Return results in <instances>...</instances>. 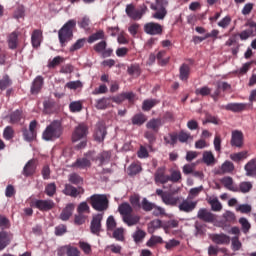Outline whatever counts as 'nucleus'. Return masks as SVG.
<instances>
[{
    "mask_svg": "<svg viewBox=\"0 0 256 256\" xmlns=\"http://www.w3.org/2000/svg\"><path fill=\"white\" fill-rule=\"evenodd\" d=\"M159 102L155 99H147L142 103V110L149 111L152 107H155Z\"/></svg>",
    "mask_w": 256,
    "mask_h": 256,
    "instance_id": "50",
    "label": "nucleus"
},
{
    "mask_svg": "<svg viewBox=\"0 0 256 256\" xmlns=\"http://www.w3.org/2000/svg\"><path fill=\"white\" fill-rule=\"evenodd\" d=\"M85 43H87V38L78 39L69 49L70 53H75V51H79V49H83L85 47Z\"/></svg>",
    "mask_w": 256,
    "mask_h": 256,
    "instance_id": "39",
    "label": "nucleus"
},
{
    "mask_svg": "<svg viewBox=\"0 0 256 256\" xmlns=\"http://www.w3.org/2000/svg\"><path fill=\"white\" fill-rule=\"evenodd\" d=\"M68 180L72 185H81L83 184V178L77 174V173H72L68 176Z\"/></svg>",
    "mask_w": 256,
    "mask_h": 256,
    "instance_id": "49",
    "label": "nucleus"
},
{
    "mask_svg": "<svg viewBox=\"0 0 256 256\" xmlns=\"http://www.w3.org/2000/svg\"><path fill=\"white\" fill-rule=\"evenodd\" d=\"M93 137L98 143H103L105 141V137H107V126L105 125V122H98L96 124Z\"/></svg>",
    "mask_w": 256,
    "mask_h": 256,
    "instance_id": "9",
    "label": "nucleus"
},
{
    "mask_svg": "<svg viewBox=\"0 0 256 256\" xmlns=\"http://www.w3.org/2000/svg\"><path fill=\"white\" fill-rule=\"evenodd\" d=\"M7 43L9 49L15 50L19 47V32H11L7 37Z\"/></svg>",
    "mask_w": 256,
    "mask_h": 256,
    "instance_id": "22",
    "label": "nucleus"
},
{
    "mask_svg": "<svg viewBox=\"0 0 256 256\" xmlns=\"http://www.w3.org/2000/svg\"><path fill=\"white\" fill-rule=\"evenodd\" d=\"M11 85H13V81L9 75H4L2 79H0V91H5V89H8Z\"/></svg>",
    "mask_w": 256,
    "mask_h": 256,
    "instance_id": "42",
    "label": "nucleus"
},
{
    "mask_svg": "<svg viewBox=\"0 0 256 256\" xmlns=\"http://www.w3.org/2000/svg\"><path fill=\"white\" fill-rule=\"evenodd\" d=\"M137 173H141V166L139 164H131L128 167V175L133 177L134 175H137Z\"/></svg>",
    "mask_w": 256,
    "mask_h": 256,
    "instance_id": "62",
    "label": "nucleus"
},
{
    "mask_svg": "<svg viewBox=\"0 0 256 256\" xmlns=\"http://www.w3.org/2000/svg\"><path fill=\"white\" fill-rule=\"evenodd\" d=\"M140 207L143 209V211L149 212L153 211V207H155V203L149 202L147 198H143Z\"/></svg>",
    "mask_w": 256,
    "mask_h": 256,
    "instance_id": "55",
    "label": "nucleus"
},
{
    "mask_svg": "<svg viewBox=\"0 0 256 256\" xmlns=\"http://www.w3.org/2000/svg\"><path fill=\"white\" fill-rule=\"evenodd\" d=\"M167 52L165 50H162L160 52H158L156 59L159 63V65H161L162 67L167 65V63H169V56H166Z\"/></svg>",
    "mask_w": 256,
    "mask_h": 256,
    "instance_id": "41",
    "label": "nucleus"
},
{
    "mask_svg": "<svg viewBox=\"0 0 256 256\" xmlns=\"http://www.w3.org/2000/svg\"><path fill=\"white\" fill-rule=\"evenodd\" d=\"M90 205L95 211H107L109 209V200L103 194H94L90 197Z\"/></svg>",
    "mask_w": 256,
    "mask_h": 256,
    "instance_id": "4",
    "label": "nucleus"
},
{
    "mask_svg": "<svg viewBox=\"0 0 256 256\" xmlns=\"http://www.w3.org/2000/svg\"><path fill=\"white\" fill-rule=\"evenodd\" d=\"M43 88V78L42 76H37L31 86L32 95H37Z\"/></svg>",
    "mask_w": 256,
    "mask_h": 256,
    "instance_id": "31",
    "label": "nucleus"
},
{
    "mask_svg": "<svg viewBox=\"0 0 256 256\" xmlns=\"http://www.w3.org/2000/svg\"><path fill=\"white\" fill-rule=\"evenodd\" d=\"M179 78L181 81H187L189 75H191V67L189 64H182L179 69Z\"/></svg>",
    "mask_w": 256,
    "mask_h": 256,
    "instance_id": "33",
    "label": "nucleus"
},
{
    "mask_svg": "<svg viewBox=\"0 0 256 256\" xmlns=\"http://www.w3.org/2000/svg\"><path fill=\"white\" fill-rule=\"evenodd\" d=\"M69 110L71 113H79L83 111V103L81 101H74L69 104Z\"/></svg>",
    "mask_w": 256,
    "mask_h": 256,
    "instance_id": "47",
    "label": "nucleus"
},
{
    "mask_svg": "<svg viewBox=\"0 0 256 256\" xmlns=\"http://www.w3.org/2000/svg\"><path fill=\"white\" fill-rule=\"evenodd\" d=\"M36 170L37 165L35 164V160H29L23 168V176L31 177V175H35Z\"/></svg>",
    "mask_w": 256,
    "mask_h": 256,
    "instance_id": "27",
    "label": "nucleus"
},
{
    "mask_svg": "<svg viewBox=\"0 0 256 256\" xmlns=\"http://www.w3.org/2000/svg\"><path fill=\"white\" fill-rule=\"evenodd\" d=\"M127 73L128 75H137L139 77L141 75V67L139 64H132L128 67Z\"/></svg>",
    "mask_w": 256,
    "mask_h": 256,
    "instance_id": "51",
    "label": "nucleus"
},
{
    "mask_svg": "<svg viewBox=\"0 0 256 256\" xmlns=\"http://www.w3.org/2000/svg\"><path fill=\"white\" fill-rule=\"evenodd\" d=\"M67 256H81V251L75 246L68 245Z\"/></svg>",
    "mask_w": 256,
    "mask_h": 256,
    "instance_id": "64",
    "label": "nucleus"
},
{
    "mask_svg": "<svg viewBox=\"0 0 256 256\" xmlns=\"http://www.w3.org/2000/svg\"><path fill=\"white\" fill-rule=\"evenodd\" d=\"M45 193L48 197H53V195H55V193H57V185L54 182L49 183L45 187Z\"/></svg>",
    "mask_w": 256,
    "mask_h": 256,
    "instance_id": "56",
    "label": "nucleus"
},
{
    "mask_svg": "<svg viewBox=\"0 0 256 256\" xmlns=\"http://www.w3.org/2000/svg\"><path fill=\"white\" fill-rule=\"evenodd\" d=\"M37 125H39L37 120H33L29 124V129L25 128L22 130L24 140L28 141V143L37 139Z\"/></svg>",
    "mask_w": 256,
    "mask_h": 256,
    "instance_id": "6",
    "label": "nucleus"
},
{
    "mask_svg": "<svg viewBox=\"0 0 256 256\" xmlns=\"http://www.w3.org/2000/svg\"><path fill=\"white\" fill-rule=\"evenodd\" d=\"M61 135H63V124L59 120H54L43 131L42 139L44 141H57Z\"/></svg>",
    "mask_w": 256,
    "mask_h": 256,
    "instance_id": "2",
    "label": "nucleus"
},
{
    "mask_svg": "<svg viewBox=\"0 0 256 256\" xmlns=\"http://www.w3.org/2000/svg\"><path fill=\"white\" fill-rule=\"evenodd\" d=\"M249 104L247 103H228L225 106H222V109L225 111H232V113H241L242 111L247 110Z\"/></svg>",
    "mask_w": 256,
    "mask_h": 256,
    "instance_id": "16",
    "label": "nucleus"
},
{
    "mask_svg": "<svg viewBox=\"0 0 256 256\" xmlns=\"http://www.w3.org/2000/svg\"><path fill=\"white\" fill-rule=\"evenodd\" d=\"M144 33L147 35H162L163 26L159 23L148 22L144 25Z\"/></svg>",
    "mask_w": 256,
    "mask_h": 256,
    "instance_id": "15",
    "label": "nucleus"
},
{
    "mask_svg": "<svg viewBox=\"0 0 256 256\" xmlns=\"http://www.w3.org/2000/svg\"><path fill=\"white\" fill-rule=\"evenodd\" d=\"M155 183H160L161 185H165L169 183V175L165 174V168L160 167L156 170L154 174Z\"/></svg>",
    "mask_w": 256,
    "mask_h": 256,
    "instance_id": "19",
    "label": "nucleus"
},
{
    "mask_svg": "<svg viewBox=\"0 0 256 256\" xmlns=\"http://www.w3.org/2000/svg\"><path fill=\"white\" fill-rule=\"evenodd\" d=\"M163 243V238L161 236H151V238L147 241L146 245L147 247H155V245Z\"/></svg>",
    "mask_w": 256,
    "mask_h": 256,
    "instance_id": "59",
    "label": "nucleus"
},
{
    "mask_svg": "<svg viewBox=\"0 0 256 256\" xmlns=\"http://www.w3.org/2000/svg\"><path fill=\"white\" fill-rule=\"evenodd\" d=\"M221 183L224 185L228 191H233V193H239V187L233 185V178L231 176H225L221 179Z\"/></svg>",
    "mask_w": 256,
    "mask_h": 256,
    "instance_id": "28",
    "label": "nucleus"
},
{
    "mask_svg": "<svg viewBox=\"0 0 256 256\" xmlns=\"http://www.w3.org/2000/svg\"><path fill=\"white\" fill-rule=\"evenodd\" d=\"M163 125L161 118H153L149 120L146 124L148 129H151L154 133H159V129Z\"/></svg>",
    "mask_w": 256,
    "mask_h": 256,
    "instance_id": "29",
    "label": "nucleus"
},
{
    "mask_svg": "<svg viewBox=\"0 0 256 256\" xmlns=\"http://www.w3.org/2000/svg\"><path fill=\"white\" fill-rule=\"evenodd\" d=\"M146 236H147V233L141 229L136 230L132 235L133 240L136 243H141L145 239Z\"/></svg>",
    "mask_w": 256,
    "mask_h": 256,
    "instance_id": "46",
    "label": "nucleus"
},
{
    "mask_svg": "<svg viewBox=\"0 0 256 256\" xmlns=\"http://www.w3.org/2000/svg\"><path fill=\"white\" fill-rule=\"evenodd\" d=\"M177 135H178V141L180 143H187L189 139H192L191 133H188L184 130L180 131Z\"/></svg>",
    "mask_w": 256,
    "mask_h": 256,
    "instance_id": "58",
    "label": "nucleus"
},
{
    "mask_svg": "<svg viewBox=\"0 0 256 256\" xmlns=\"http://www.w3.org/2000/svg\"><path fill=\"white\" fill-rule=\"evenodd\" d=\"M11 227V221L9 220V218L0 215V229H2V231H5V229H9Z\"/></svg>",
    "mask_w": 256,
    "mask_h": 256,
    "instance_id": "61",
    "label": "nucleus"
},
{
    "mask_svg": "<svg viewBox=\"0 0 256 256\" xmlns=\"http://www.w3.org/2000/svg\"><path fill=\"white\" fill-rule=\"evenodd\" d=\"M14 135H15V131L13 130V127L7 126L4 129L3 137H4V139H6V141H11V139H13Z\"/></svg>",
    "mask_w": 256,
    "mask_h": 256,
    "instance_id": "60",
    "label": "nucleus"
},
{
    "mask_svg": "<svg viewBox=\"0 0 256 256\" xmlns=\"http://www.w3.org/2000/svg\"><path fill=\"white\" fill-rule=\"evenodd\" d=\"M203 162L206 165H213L215 163V155L211 151H204L203 153Z\"/></svg>",
    "mask_w": 256,
    "mask_h": 256,
    "instance_id": "43",
    "label": "nucleus"
},
{
    "mask_svg": "<svg viewBox=\"0 0 256 256\" xmlns=\"http://www.w3.org/2000/svg\"><path fill=\"white\" fill-rule=\"evenodd\" d=\"M86 157H89V159H91V161H98L99 162V166L101 167V165H103L104 163H109L110 159H111V153L104 151L100 154H98L97 156H95V152L94 151H89L86 153Z\"/></svg>",
    "mask_w": 256,
    "mask_h": 256,
    "instance_id": "10",
    "label": "nucleus"
},
{
    "mask_svg": "<svg viewBox=\"0 0 256 256\" xmlns=\"http://www.w3.org/2000/svg\"><path fill=\"white\" fill-rule=\"evenodd\" d=\"M110 100L111 98H105V97L96 100V104H95L96 109H99V110L107 109V107L111 105V102H109Z\"/></svg>",
    "mask_w": 256,
    "mask_h": 256,
    "instance_id": "40",
    "label": "nucleus"
},
{
    "mask_svg": "<svg viewBox=\"0 0 256 256\" xmlns=\"http://www.w3.org/2000/svg\"><path fill=\"white\" fill-rule=\"evenodd\" d=\"M11 239H13V234L7 231L0 232V251H3L11 243Z\"/></svg>",
    "mask_w": 256,
    "mask_h": 256,
    "instance_id": "23",
    "label": "nucleus"
},
{
    "mask_svg": "<svg viewBox=\"0 0 256 256\" xmlns=\"http://www.w3.org/2000/svg\"><path fill=\"white\" fill-rule=\"evenodd\" d=\"M231 243H232V245H231L232 251H240L241 247H243V244L239 240V236L232 237Z\"/></svg>",
    "mask_w": 256,
    "mask_h": 256,
    "instance_id": "57",
    "label": "nucleus"
},
{
    "mask_svg": "<svg viewBox=\"0 0 256 256\" xmlns=\"http://www.w3.org/2000/svg\"><path fill=\"white\" fill-rule=\"evenodd\" d=\"M244 171H246V177L256 176V158H253L246 163Z\"/></svg>",
    "mask_w": 256,
    "mask_h": 256,
    "instance_id": "25",
    "label": "nucleus"
},
{
    "mask_svg": "<svg viewBox=\"0 0 256 256\" xmlns=\"http://www.w3.org/2000/svg\"><path fill=\"white\" fill-rule=\"evenodd\" d=\"M196 207H197V202L189 201L187 199L183 200L178 205L179 211H182L183 213H191L192 211H195Z\"/></svg>",
    "mask_w": 256,
    "mask_h": 256,
    "instance_id": "20",
    "label": "nucleus"
},
{
    "mask_svg": "<svg viewBox=\"0 0 256 256\" xmlns=\"http://www.w3.org/2000/svg\"><path fill=\"white\" fill-rule=\"evenodd\" d=\"M63 61H65L64 57L56 56L52 60H49L47 67L48 69H55V67H58V65H61Z\"/></svg>",
    "mask_w": 256,
    "mask_h": 256,
    "instance_id": "45",
    "label": "nucleus"
},
{
    "mask_svg": "<svg viewBox=\"0 0 256 256\" xmlns=\"http://www.w3.org/2000/svg\"><path fill=\"white\" fill-rule=\"evenodd\" d=\"M110 101L116 103L117 105H121L123 101H128L131 104L135 103V93L133 92H122L117 94L116 96L110 97Z\"/></svg>",
    "mask_w": 256,
    "mask_h": 256,
    "instance_id": "8",
    "label": "nucleus"
},
{
    "mask_svg": "<svg viewBox=\"0 0 256 256\" xmlns=\"http://www.w3.org/2000/svg\"><path fill=\"white\" fill-rule=\"evenodd\" d=\"M197 218L200 219V221H204V223H213V221H215V215L206 208H202L198 211Z\"/></svg>",
    "mask_w": 256,
    "mask_h": 256,
    "instance_id": "18",
    "label": "nucleus"
},
{
    "mask_svg": "<svg viewBox=\"0 0 256 256\" xmlns=\"http://www.w3.org/2000/svg\"><path fill=\"white\" fill-rule=\"evenodd\" d=\"M213 243L216 245H229L231 243V237L227 236L226 234H213L212 235Z\"/></svg>",
    "mask_w": 256,
    "mask_h": 256,
    "instance_id": "24",
    "label": "nucleus"
},
{
    "mask_svg": "<svg viewBox=\"0 0 256 256\" xmlns=\"http://www.w3.org/2000/svg\"><path fill=\"white\" fill-rule=\"evenodd\" d=\"M131 121L132 125H137L138 127H141V125H144L147 122V115L143 113H137L132 117Z\"/></svg>",
    "mask_w": 256,
    "mask_h": 256,
    "instance_id": "34",
    "label": "nucleus"
},
{
    "mask_svg": "<svg viewBox=\"0 0 256 256\" xmlns=\"http://www.w3.org/2000/svg\"><path fill=\"white\" fill-rule=\"evenodd\" d=\"M247 157H249V152L246 150L230 154V159L234 161V163H241V161H245Z\"/></svg>",
    "mask_w": 256,
    "mask_h": 256,
    "instance_id": "32",
    "label": "nucleus"
},
{
    "mask_svg": "<svg viewBox=\"0 0 256 256\" xmlns=\"http://www.w3.org/2000/svg\"><path fill=\"white\" fill-rule=\"evenodd\" d=\"M101 221H103V214H96L92 217L90 223V231L93 235H97L99 237L101 233Z\"/></svg>",
    "mask_w": 256,
    "mask_h": 256,
    "instance_id": "14",
    "label": "nucleus"
},
{
    "mask_svg": "<svg viewBox=\"0 0 256 256\" xmlns=\"http://www.w3.org/2000/svg\"><path fill=\"white\" fill-rule=\"evenodd\" d=\"M230 143L232 147H243V132L239 130L233 131Z\"/></svg>",
    "mask_w": 256,
    "mask_h": 256,
    "instance_id": "21",
    "label": "nucleus"
},
{
    "mask_svg": "<svg viewBox=\"0 0 256 256\" xmlns=\"http://www.w3.org/2000/svg\"><path fill=\"white\" fill-rule=\"evenodd\" d=\"M208 203L211 205L212 211H221L223 209L221 202L217 198H210Z\"/></svg>",
    "mask_w": 256,
    "mask_h": 256,
    "instance_id": "52",
    "label": "nucleus"
},
{
    "mask_svg": "<svg viewBox=\"0 0 256 256\" xmlns=\"http://www.w3.org/2000/svg\"><path fill=\"white\" fill-rule=\"evenodd\" d=\"M163 203L169 205L170 207H177L179 205L180 198L179 196H173V194H166L163 196Z\"/></svg>",
    "mask_w": 256,
    "mask_h": 256,
    "instance_id": "30",
    "label": "nucleus"
},
{
    "mask_svg": "<svg viewBox=\"0 0 256 256\" xmlns=\"http://www.w3.org/2000/svg\"><path fill=\"white\" fill-rule=\"evenodd\" d=\"M167 7H169V1L167 0H157L156 5L151 4L150 8L152 9V11H156L152 15L153 19L163 21V19L167 17Z\"/></svg>",
    "mask_w": 256,
    "mask_h": 256,
    "instance_id": "5",
    "label": "nucleus"
},
{
    "mask_svg": "<svg viewBox=\"0 0 256 256\" xmlns=\"http://www.w3.org/2000/svg\"><path fill=\"white\" fill-rule=\"evenodd\" d=\"M41 35H43L41 30H34L32 33L31 43L35 49L41 45Z\"/></svg>",
    "mask_w": 256,
    "mask_h": 256,
    "instance_id": "36",
    "label": "nucleus"
},
{
    "mask_svg": "<svg viewBox=\"0 0 256 256\" xmlns=\"http://www.w3.org/2000/svg\"><path fill=\"white\" fill-rule=\"evenodd\" d=\"M32 207L39 209V211L47 212L55 209V202L51 199L35 200L34 202H32Z\"/></svg>",
    "mask_w": 256,
    "mask_h": 256,
    "instance_id": "11",
    "label": "nucleus"
},
{
    "mask_svg": "<svg viewBox=\"0 0 256 256\" xmlns=\"http://www.w3.org/2000/svg\"><path fill=\"white\" fill-rule=\"evenodd\" d=\"M77 26V21L69 20L58 31V39L61 47H66L69 41L73 39V29Z\"/></svg>",
    "mask_w": 256,
    "mask_h": 256,
    "instance_id": "3",
    "label": "nucleus"
},
{
    "mask_svg": "<svg viewBox=\"0 0 256 256\" xmlns=\"http://www.w3.org/2000/svg\"><path fill=\"white\" fill-rule=\"evenodd\" d=\"M73 211H75V204H67L60 214L61 221H69L71 215H73Z\"/></svg>",
    "mask_w": 256,
    "mask_h": 256,
    "instance_id": "26",
    "label": "nucleus"
},
{
    "mask_svg": "<svg viewBox=\"0 0 256 256\" xmlns=\"http://www.w3.org/2000/svg\"><path fill=\"white\" fill-rule=\"evenodd\" d=\"M238 189L241 193H249L253 189V184L251 182H241Z\"/></svg>",
    "mask_w": 256,
    "mask_h": 256,
    "instance_id": "63",
    "label": "nucleus"
},
{
    "mask_svg": "<svg viewBox=\"0 0 256 256\" xmlns=\"http://www.w3.org/2000/svg\"><path fill=\"white\" fill-rule=\"evenodd\" d=\"M239 223L241 225L242 232L247 235V233H249V231L251 230V223H249V220L244 217L239 219Z\"/></svg>",
    "mask_w": 256,
    "mask_h": 256,
    "instance_id": "48",
    "label": "nucleus"
},
{
    "mask_svg": "<svg viewBox=\"0 0 256 256\" xmlns=\"http://www.w3.org/2000/svg\"><path fill=\"white\" fill-rule=\"evenodd\" d=\"M211 88L209 86H203L201 88H197L195 90V95H201V97H207L208 95H211Z\"/></svg>",
    "mask_w": 256,
    "mask_h": 256,
    "instance_id": "54",
    "label": "nucleus"
},
{
    "mask_svg": "<svg viewBox=\"0 0 256 256\" xmlns=\"http://www.w3.org/2000/svg\"><path fill=\"white\" fill-rule=\"evenodd\" d=\"M89 135V126L85 123H80L76 128L74 129V132L72 133V141L73 143H76V141H81V139H85Z\"/></svg>",
    "mask_w": 256,
    "mask_h": 256,
    "instance_id": "7",
    "label": "nucleus"
},
{
    "mask_svg": "<svg viewBox=\"0 0 256 256\" xmlns=\"http://www.w3.org/2000/svg\"><path fill=\"white\" fill-rule=\"evenodd\" d=\"M93 50L104 58L111 57L113 55V50L111 48H107V41L105 40L96 43L93 46Z\"/></svg>",
    "mask_w": 256,
    "mask_h": 256,
    "instance_id": "12",
    "label": "nucleus"
},
{
    "mask_svg": "<svg viewBox=\"0 0 256 256\" xmlns=\"http://www.w3.org/2000/svg\"><path fill=\"white\" fill-rule=\"evenodd\" d=\"M72 167L75 169H89V167H91V158H89L86 153L84 154V157L78 158L74 163H72Z\"/></svg>",
    "mask_w": 256,
    "mask_h": 256,
    "instance_id": "17",
    "label": "nucleus"
},
{
    "mask_svg": "<svg viewBox=\"0 0 256 256\" xmlns=\"http://www.w3.org/2000/svg\"><path fill=\"white\" fill-rule=\"evenodd\" d=\"M10 123L15 125V123H19L21 119H23V112L21 110H16L10 114Z\"/></svg>",
    "mask_w": 256,
    "mask_h": 256,
    "instance_id": "44",
    "label": "nucleus"
},
{
    "mask_svg": "<svg viewBox=\"0 0 256 256\" xmlns=\"http://www.w3.org/2000/svg\"><path fill=\"white\" fill-rule=\"evenodd\" d=\"M101 39H105V32L103 30H98L88 37L87 43H95V41H101Z\"/></svg>",
    "mask_w": 256,
    "mask_h": 256,
    "instance_id": "37",
    "label": "nucleus"
},
{
    "mask_svg": "<svg viewBox=\"0 0 256 256\" xmlns=\"http://www.w3.org/2000/svg\"><path fill=\"white\" fill-rule=\"evenodd\" d=\"M107 231H115L117 229V221H115V217L109 216L106 220Z\"/></svg>",
    "mask_w": 256,
    "mask_h": 256,
    "instance_id": "53",
    "label": "nucleus"
},
{
    "mask_svg": "<svg viewBox=\"0 0 256 256\" xmlns=\"http://www.w3.org/2000/svg\"><path fill=\"white\" fill-rule=\"evenodd\" d=\"M220 171L224 174L233 173L235 171V164L229 160H226L224 163H222Z\"/></svg>",
    "mask_w": 256,
    "mask_h": 256,
    "instance_id": "38",
    "label": "nucleus"
},
{
    "mask_svg": "<svg viewBox=\"0 0 256 256\" xmlns=\"http://www.w3.org/2000/svg\"><path fill=\"white\" fill-rule=\"evenodd\" d=\"M247 29L243 30L242 32L238 33V37H240L241 41H247L249 37H255L256 35V23L249 22L245 24Z\"/></svg>",
    "mask_w": 256,
    "mask_h": 256,
    "instance_id": "13",
    "label": "nucleus"
},
{
    "mask_svg": "<svg viewBox=\"0 0 256 256\" xmlns=\"http://www.w3.org/2000/svg\"><path fill=\"white\" fill-rule=\"evenodd\" d=\"M63 193H64V195H67L68 197L77 198V196L79 195L80 192L75 186H73L71 184H65Z\"/></svg>",
    "mask_w": 256,
    "mask_h": 256,
    "instance_id": "35",
    "label": "nucleus"
},
{
    "mask_svg": "<svg viewBox=\"0 0 256 256\" xmlns=\"http://www.w3.org/2000/svg\"><path fill=\"white\" fill-rule=\"evenodd\" d=\"M118 211L122 216L123 223L128 227H134V225H137L141 221V216L133 214V207H131L130 203L123 202L119 205Z\"/></svg>",
    "mask_w": 256,
    "mask_h": 256,
    "instance_id": "1",
    "label": "nucleus"
}]
</instances>
